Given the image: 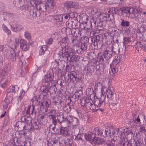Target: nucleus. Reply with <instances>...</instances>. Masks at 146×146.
<instances>
[{
  "label": "nucleus",
  "instance_id": "3c124183",
  "mask_svg": "<svg viewBox=\"0 0 146 146\" xmlns=\"http://www.w3.org/2000/svg\"><path fill=\"white\" fill-rule=\"evenodd\" d=\"M96 15H99V16L98 15L97 17L100 18H108L110 17V14L106 13H104L102 14H100L98 12L96 13Z\"/></svg>",
  "mask_w": 146,
  "mask_h": 146
},
{
  "label": "nucleus",
  "instance_id": "4468645a",
  "mask_svg": "<svg viewBox=\"0 0 146 146\" xmlns=\"http://www.w3.org/2000/svg\"><path fill=\"white\" fill-rule=\"evenodd\" d=\"M128 146H144L143 142L138 138H131L129 140Z\"/></svg>",
  "mask_w": 146,
  "mask_h": 146
},
{
  "label": "nucleus",
  "instance_id": "13d9d810",
  "mask_svg": "<svg viewBox=\"0 0 146 146\" xmlns=\"http://www.w3.org/2000/svg\"><path fill=\"white\" fill-rule=\"evenodd\" d=\"M77 14H75L74 12H71L68 14H66L64 17V18H74L76 17V16L77 15Z\"/></svg>",
  "mask_w": 146,
  "mask_h": 146
},
{
  "label": "nucleus",
  "instance_id": "39448f33",
  "mask_svg": "<svg viewBox=\"0 0 146 146\" xmlns=\"http://www.w3.org/2000/svg\"><path fill=\"white\" fill-rule=\"evenodd\" d=\"M64 56L67 58V61L70 62H80L83 61L84 58L80 56L75 54V52L70 49H65Z\"/></svg>",
  "mask_w": 146,
  "mask_h": 146
},
{
  "label": "nucleus",
  "instance_id": "338daca9",
  "mask_svg": "<svg viewBox=\"0 0 146 146\" xmlns=\"http://www.w3.org/2000/svg\"><path fill=\"white\" fill-rule=\"evenodd\" d=\"M131 38L127 37H124L123 38V45L125 46L126 44H127L130 42L131 41L130 40Z\"/></svg>",
  "mask_w": 146,
  "mask_h": 146
},
{
  "label": "nucleus",
  "instance_id": "49530a36",
  "mask_svg": "<svg viewBox=\"0 0 146 146\" xmlns=\"http://www.w3.org/2000/svg\"><path fill=\"white\" fill-rule=\"evenodd\" d=\"M95 143L96 144L99 145H104L105 143V140L102 138L97 137L95 139Z\"/></svg>",
  "mask_w": 146,
  "mask_h": 146
},
{
  "label": "nucleus",
  "instance_id": "20e7f679",
  "mask_svg": "<svg viewBox=\"0 0 146 146\" xmlns=\"http://www.w3.org/2000/svg\"><path fill=\"white\" fill-rule=\"evenodd\" d=\"M64 78L66 82L75 84L78 83H82L84 80L82 73L77 70L68 72L67 76L65 75Z\"/></svg>",
  "mask_w": 146,
  "mask_h": 146
},
{
  "label": "nucleus",
  "instance_id": "603ef678",
  "mask_svg": "<svg viewBox=\"0 0 146 146\" xmlns=\"http://www.w3.org/2000/svg\"><path fill=\"white\" fill-rule=\"evenodd\" d=\"M117 10V8L116 7H112L109 9L108 12L110 14V15L112 16L111 17L114 18L113 14L116 13Z\"/></svg>",
  "mask_w": 146,
  "mask_h": 146
},
{
  "label": "nucleus",
  "instance_id": "c03bdc74",
  "mask_svg": "<svg viewBox=\"0 0 146 146\" xmlns=\"http://www.w3.org/2000/svg\"><path fill=\"white\" fill-rule=\"evenodd\" d=\"M6 8L4 6L3 4L0 5V15L5 16L7 15V13L6 11Z\"/></svg>",
  "mask_w": 146,
  "mask_h": 146
},
{
  "label": "nucleus",
  "instance_id": "6e6552de",
  "mask_svg": "<svg viewBox=\"0 0 146 146\" xmlns=\"http://www.w3.org/2000/svg\"><path fill=\"white\" fill-rule=\"evenodd\" d=\"M30 4L32 7H35L40 11L45 12L48 10L46 4L42 3L40 0H31Z\"/></svg>",
  "mask_w": 146,
  "mask_h": 146
},
{
  "label": "nucleus",
  "instance_id": "393cba45",
  "mask_svg": "<svg viewBox=\"0 0 146 146\" xmlns=\"http://www.w3.org/2000/svg\"><path fill=\"white\" fill-rule=\"evenodd\" d=\"M52 103L53 105H55L57 106L58 108L59 109L60 108L62 103V98L60 96H58L57 97L53 99Z\"/></svg>",
  "mask_w": 146,
  "mask_h": 146
},
{
  "label": "nucleus",
  "instance_id": "423d86ee",
  "mask_svg": "<svg viewBox=\"0 0 146 146\" xmlns=\"http://www.w3.org/2000/svg\"><path fill=\"white\" fill-rule=\"evenodd\" d=\"M106 96H103L99 98H94V104L95 109H93V112H96L99 111L103 112L104 111L105 102Z\"/></svg>",
  "mask_w": 146,
  "mask_h": 146
},
{
  "label": "nucleus",
  "instance_id": "4be33fe9",
  "mask_svg": "<svg viewBox=\"0 0 146 146\" xmlns=\"http://www.w3.org/2000/svg\"><path fill=\"white\" fill-rule=\"evenodd\" d=\"M129 143L128 141L127 138L123 137V138L121 139H120L119 141H117L115 144L116 146H128Z\"/></svg>",
  "mask_w": 146,
  "mask_h": 146
},
{
  "label": "nucleus",
  "instance_id": "f03ea898",
  "mask_svg": "<svg viewBox=\"0 0 146 146\" xmlns=\"http://www.w3.org/2000/svg\"><path fill=\"white\" fill-rule=\"evenodd\" d=\"M117 49L116 50L113 45L107 46L104 48L103 50H100L98 52L97 61L99 62H105L109 63L113 54H117L119 52V48Z\"/></svg>",
  "mask_w": 146,
  "mask_h": 146
},
{
  "label": "nucleus",
  "instance_id": "9d476101",
  "mask_svg": "<svg viewBox=\"0 0 146 146\" xmlns=\"http://www.w3.org/2000/svg\"><path fill=\"white\" fill-rule=\"evenodd\" d=\"M97 62L90 60L87 65L86 69L85 70L86 75L87 76L90 77L93 73L95 71Z\"/></svg>",
  "mask_w": 146,
  "mask_h": 146
},
{
  "label": "nucleus",
  "instance_id": "b1692460",
  "mask_svg": "<svg viewBox=\"0 0 146 146\" xmlns=\"http://www.w3.org/2000/svg\"><path fill=\"white\" fill-rule=\"evenodd\" d=\"M77 101V98L74 94H70L68 98L66 99V102H68V103L71 104L70 105L71 106L73 107L74 104Z\"/></svg>",
  "mask_w": 146,
  "mask_h": 146
},
{
  "label": "nucleus",
  "instance_id": "2f4dec72",
  "mask_svg": "<svg viewBox=\"0 0 146 146\" xmlns=\"http://www.w3.org/2000/svg\"><path fill=\"white\" fill-rule=\"evenodd\" d=\"M86 134L83 133H80L79 132L77 135L75 136L74 140L78 141H81L83 142L84 141V139H85Z\"/></svg>",
  "mask_w": 146,
  "mask_h": 146
},
{
  "label": "nucleus",
  "instance_id": "4d7b16f0",
  "mask_svg": "<svg viewBox=\"0 0 146 146\" xmlns=\"http://www.w3.org/2000/svg\"><path fill=\"white\" fill-rule=\"evenodd\" d=\"M35 106H36L35 104L33 103L32 105L31 108L30 110V116H31V115L33 116V115H34L35 116L36 113V111L35 109Z\"/></svg>",
  "mask_w": 146,
  "mask_h": 146
},
{
  "label": "nucleus",
  "instance_id": "ea45409f",
  "mask_svg": "<svg viewBox=\"0 0 146 146\" xmlns=\"http://www.w3.org/2000/svg\"><path fill=\"white\" fill-rule=\"evenodd\" d=\"M46 5L48 10L53 9L56 3L54 0H47Z\"/></svg>",
  "mask_w": 146,
  "mask_h": 146
},
{
  "label": "nucleus",
  "instance_id": "72a5a7b5",
  "mask_svg": "<svg viewBox=\"0 0 146 146\" xmlns=\"http://www.w3.org/2000/svg\"><path fill=\"white\" fill-rule=\"evenodd\" d=\"M65 52H64L63 54H56L54 55L55 57V60L54 61H62L63 59L65 58V59L67 61V58L64 56V53Z\"/></svg>",
  "mask_w": 146,
  "mask_h": 146
},
{
  "label": "nucleus",
  "instance_id": "774afa93",
  "mask_svg": "<svg viewBox=\"0 0 146 146\" xmlns=\"http://www.w3.org/2000/svg\"><path fill=\"white\" fill-rule=\"evenodd\" d=\"M64 5L65 7L68 9L72 8V1H68L64 3Z\"/></svg>",
  "mask_w": 146,
  "mask_h": 146
},
{
  "label": "nucleus",
  "instance_id": "0e129e2a",
  "mask_svg": "<svg viewBox=\"0 0 146 146\" xmlns=\"http://www.w3.org/2000/svg\"><path fill=\"white\" fill-rule=\"evenodd\" d=\"M22 1L21 0H14L13 2V4L16 7H21V2Z\"/></svg>",
  "mask_w": 146,
  "mask_h": 146
},
{
  "label": "nucleus",
  "instance_id": "473e14b6",
  "mask_svg": "<svg viewBox=\"0 0 146 146\" xmlns=\"http://www.w3.org/2000/svg\"><path fill=\"white\" fill-rule=\"evenodd\" d=\"M11 27L12 30L13 32H19L23 29V27L22 25L19 24L11 25Z\"/></svg>",
  "mask_w": 146,
  "mask_h": 146
},
{
  "label": "nucleus",
  "instance_id": "69168bd1",
  "mask_svg": "<svg viewBox=\"0 0 146 146\" xmlns=\"http://www.w3.org/2000/svg\"><path fill=\"white\" fill-rule=\"evenodd\" d=\"M110 68L113 74V77H114V74L115 73L118 71V69L116 68L115 65H113L111 66H110Z\"/></svg>",
  "mask_w": 146,
  "mask_h": 146
},
{
  "label": "nucleus",
  "instance_id": "6e6d98bb",
  "mask_svg": "<svg viewBox=\"0 0 146 146\" xmlns=\"http://www.w3.org/2000/svg\"><path fill=\"white\" fill-rule=\"evenodd\" d=\"M18 137H21L23 136H25L28 132H29V131L26 130H21V131H18Z\"/></svg>",
  "mask_w": 146,
  "mask_h": 146
},
{
  "label": "nucleus",
  "instance_id": "2eb2a0df",
  "mask_svg": "<svg viewBox=\"0 0 146 146\" xmlns=\"http://www.w3.org/2000/svg\"><path fill=\"white\" fill-rule=\"evenodd\" d=\"M31 117V116L30 115H24L21 118V120L25 123L27 129L29 128V127H30V125L33 121Z\"/></svg>",
  "mask_w": 146,
  "mask_h": 146
},
{
  "label": "nucleus",
  "instance_id": "c85d7f7f",
  "mask_svg": "<svg viewBox=\"0 0 146 146\" xmlns=\"http://www.w3.org/2000/svg\"><path fill=\"white\" fill-rule=\"evenodd\" d=\"M78 38L76 35L72 34L70 36V41L71 44H73V45L75 46L77 45L79 43L80 41L78 40Z\"/></svg>",
  "mask_w": 146,
  "mask_h": 146
},
{
  "label": "nucleus",
  "instance_id": "e433bc0d",
  "mask_svg": "<svg viewBox=\"0 0 146 146\" xmlns=\"http://www.w3.org/2000/svg\"><path fill=\"white\" fill-rule=\"evenodd\" d=\"M19 90V88L18 86L13 85L11 86L8 90L7 93H11L12 92L15 93L17 92Z\"/></svg>",
  "mask_w": 146,
  "mask_h": 146
},
{
  "label": "nucleus",
  "instance_id": "9b49d317",
  "mask_svg": "<svg viewBox=\"0 0 146 146\" xmlns=\"http://www.w3.org/2000/svg\"><path fill=\"white\" fill-rule=\"evenodd\" d=\"M51 89L53 90V91L52 93H56L57 89L55 84H53V85L52 84L51 86H50V84L46 83L42 84V86L40 89L41 92L44 93L49 94V93H50V90H51Z\"/></svg>",
  "mask_w": 146,
  "mask_h": 146
},
{
  "label": "nucleus",
  "instance_id": "5fc2aeb1",
  "mask_svg": "<svg viewBox=\"0 0 146 146\" xmlns=\"http://www.w3.org/2000/svg\"><path fill=\"white\" fill-rule=\"evenodd\" d=\"M49 117L52 120V122L53 125H56L57 123L58 122L57 119H56V116L53 114L49 115H48Z\"/></svg>",
  "mask_w": 146,
  "mask_h": 146
},
{
  "label": "nucleus",
  "instance_id": "6ab92c4d",
  "mask_svg": "<svg viewBox=\"0 0 146 146\" xmlns=\"http://www.w3.org/2000/svg\"><path fill=\"white\" fill-rule=\"evenodd\" d=\"M41 124L38 121H33L30 127H29V131H33L35 130H38L41 128Z\"/></svg>",
  "mask_w": 146,
  "mask_h": 146
},
{
  "label": "nucleus",
  "instance_id": "37998d69",
  "mask_svg": "<svg viewBox=\"0 0 146 146\" xmlns=\"http://www.w3.org/2000/svg\"><path fill=\"white\" fill-rule=\"evenodd\" d=\"M12 98H11L9 99V98L6 97L5 98L3 101L2 102V104H3V108L5 110L6 109L8 108L9 104L10 102V100L11 101L12 100Z\"/></svg>",
  "mask_w": 146,
  "mask_h": 146
},
{
  "label": "nucleus",
  "instance_id": "5701e85b",
  "mask_svg": "<svg viewBox=\"0 0 146 146\" xmlns=\"http://www.w3.org/2000/svg\"><path fill=\"white\" fill-rule=\"evenodd\" d=\"M86 21L84 22V24L86 26V30H87L88 32H90V33H91L92 32H94L93 30L92 29V23L94 22V19H92V21L90 20L88 21V19H86Z\"/></svg>",
  "mask_w": 146,
  "mask_h": 146
},
{
  "label": "nucleus",
  "instance_id": "f8f14e48",
  "mask_svg": "<svg viewBox=\"0 0 146 146\" xmlns=\"http://www.w3.org/2000/svg\"><path fill=\"white\" fill-rule=\"evenodd\" d=\"M37 105H38L40 106V109L42 108V111L46 112L48 111V108L50 107L51 105V102L49 100H42L41 101L37 102Z\"/></svg>",
  "mask_w": 146,
  "mask_h": 146
},
{
  "label": "nucleus",
  "instance_id": "4c0bfd02",
  "mask_svg": "<svg viewBox=\"0 0 146 146\" xmlns=\"http://www.w3.org/2000/svg\"><path fill=\"white\" fill-rule=\"evenodd\" d=\"M48 46L47 45L40 46L39 47V55H41L44 54L45 52L47 50Z\"/></svg>",
  "mask_w": 146,
  "mask_h": 146
},
{
  "label": "nucleus",
  "instance_id": "0eeeda50",
  "mask_svg": "<svg viewBox=\"0 0 146 146\" xmlns=\"http://www.w3.org/2000/svg\"><path fill=\"white\" fill-rule=\"evenodd\" d=\"M54 74H56L52 68H50L44 76L42 80V84L46 83L50 84L51 83L52 85H53V82L55 81V80H54Z\"/></svg>",
  "mask_w": 146,
  "mask_h": 146
},
{
  "label": "nucleus",
  "instance_id": "052dcab7",
  "mask_svg": "<svg viewBox=\"0 0 146 146\" xmlns=\"http://www.w3.org/2000/svg\"><path fill=\"white\" fill-rule=\"evenodd\" d=\"M87 54L88 57L91 60L94 59L96 56L94 52H88Z\"/></svg>",
  "mask_w": 146,
  "mask_h": 146
},
{
  "label": "nucleus",
  "instance_id": "c9c22d12",
  "mask_svg": "<svg viewBox=\"0 0 146 146\" xmlns=\"http://www.w3.org/2000/svg\"><path fill=\"white\" fill-rule=\"evenodd\" d=\"M42 100V98H41V95L39 94L38 96H37L35 95V94H34V96L32 98L31 100V101L33 104H35L36 106H37L38 105H37V102L41 101L40 100Z\"/></svg>",
  "mask_w": 146,
  "mask_h": 146
},
{
  "label": "nucleus",
  "instance_id": "ddd939ff",
  "mask_svg": "<svg viewBox=\"0 0 146 146\" xmlns=\"http://www.w3.org/2000/svg\"><path fill=\"white\" fill-rule=\"evenodd\" d=\"M25 123L23 121H17L14 125L15 129L17 131L24 130L29 131V129H27Z\"/></svg>",
  "mask_w": 146,
  "mask_h": 146
},
{
  "label": "nucleus",
  "instance_id": "a19ab883",
  "mask_svg": "<svg viewBox=\"0 0 146 146\" xmlns=\"http://www.w3.org/2000/svg\"><path fill=\"white\" fill-rule=\"evenodd\" d=\"M70 105L71 104L67 102L66 105H63V110L66 113H68L70 112L72 108H74V107H72Z\"/></svg>",
  "mask_w": 146,
  "mask_h": 146
},
{
  "label": "nucleus",
  "instance_id": "864d4df0",
  "mask_svg": "<svg viewBox=\"0 0 146 146\" xmlns=\"http://www.w3.org/2000/svg\"><path fill=\"white\" fill-rule=\"evenodd\" d=\"M124 132L127 135L131 134V135H133L134 136L135 134L133 135V130L131 129L130 128L126 127L124 129Z\"/></svg>",
  "mask_w": 146,
  "mask_h": 146
},
{
  "label": "nucleus",
  "instance_id": "7c9ffc66",
  "mask_svg": "<svg viewBox=\"0 0 146 146\" xmlns=\"http://www.w3.org/2000/svg\"><path fill=\"white\" fill-rule=\"evenodd\" d=\"M121 11L124 13L128 14L133 13L134 14L135 9L133 8L128 7H123L121 8Z\"/></svg>",
  "mask_w": 146,
  "mask_h": 146
},
{
  "label": "nucleus",
  "instance_id": "a211bd4d",
  "mask_svg": "<svg viewBox=\"0 0 146 146\" xmlns=\"http://www.w3.org/2000/svg\"><path fill=\"white\" fill-rule=\"evenodd\" d=\"M88 46L82 43H80L79 45L78 44L77 45L76 52L78 54H82L84 51L86 50L87 49Z\"/></svg>",
  "mask_w": 146,
  "mask_h": 146
},
{
  "label": "nucleus",
  "instance_id": "1a4fd4ad",
  "mask_svg": "<svg viewBox=\"0 0 146 146\" xmlns=\"http://www.w3.org/2000/svg\"><path fill=\"white\" fill-rule=\"evenodd\" d=\"M66 63L65 61H54L52 64L53 67L52 68L54 72L56 74L57 76L59 75V72L61 70H63L65 66Z\"/></svg>",
  "mask_w": 146,
  "mask_h": 146
},
{
  "label": "nucleus",
  "instance_id": "bf43d9fd",
  "mask_svg": "<svg viewBox=\"0 0 146 146\" xmlns=\"http://www.w3.org/2000/svg\"><path fill=\"white\" fill-rule=\"evenodd\" d=\"M69 42L68 38L67 36H66L62 38L60 41L61 44H64V45H66V44H68Z\"/></svg>",
  "mask_w": 146,
  "mask_h": 146
},
{
  "label": "nucleus",
  "instance_id": "c756f323",
  "mask_svg": "<svg viewBox=\"0 0 146 146\" xmlns=\"http://www.w3.org/2000/svg\"><path fill=\"white\" fill-rule=\"evenodd\" d=\"M101 89V91L100 92L101 95V97H102L103 96H106L105 95H104L103 92L104 91V89L103 88L102 84L101 83L99 82H95V85L94 87V89L95 90V91L96 90H98V88Z\"/></svg>",
  "mask_w": 146,
  "mask_h": 146
},
{
  "label": "nucleus",
  "instance_id": "a18cd8bd",
  "mask_svg": "<svg viewBox=\"0 0 146 146\" xmlns=\"http://www.w3.org/2000/svg\"><path fill=\"white\" fill-rule=\"evenodd\" d=\"M120 58V56H115L112 62L110 64V66L111 67L113 65L116 66L121 61Z\"/></svg>",
  "mask_w": 146,
  "mask_h": 146
},
{
  "label": "nucleus",
  "instance_id": "e2e57ef3",
  "mask_svg": "<svg viewBox=\"0 0 146 146\" xmlns=\"http://www.w3.org/2000/svg\"><path fill=\"white\" fill-rule=\"evenodd\" d=\"M115 143H113L112 141L109 140L106 141L105 140V143L104 144L103 146H115Z\"/></svg>",
  "mask_w": 146,
  "mask_h": 146
},
{
  "label": "nucleus",
  "instance_id": "aec40b11",
  "mask_svg": "<svg viewBox=\"0 0 146 146\" xmlns=\"http://www.w3.org/2000/svg\"><path fill=\"white\" fill-rule=\"evenodd\" d=\"M59 135L64 137L68 136L69 135L67 127L64 126L63 125H60L59 127Z\"/></svg>",
  "mask_w": 146,
  "mask_h": 146
},
{
  "label": "nucleus",
  "instance_id": "8fccbe9b",
  "mask_svg": "<svg viewBox=\"0 0 146 146\" xmlns=\"http://www.w3.org/2000/svg\"><path fill=\"white\" fill-rule=\"evenodd\" d=\"M89 38L87 36H85L82 37V40L81 41H80L79 42V44H80V43H82L85 44L88 46L89 44Z\"/></svg>",
  "mask_w": 146,
  "mask_h": 146
},
{
  "label": "nucleus",
  "instance_id": "a878e982",
  "mask_svg": "<svg viewBox=\"0 0 146 146\" xmlns=\"http://www.w3.org/2000/svg\"><path fill=\"white\" fill-rule=\"evenodd\" d=\"M20 47L23 50L26 51L29 48V45L26 40L24 39H21L20 40Z\"/></svg>",
  "mask_w": 146,
  "mask_h": 146
},
{
  "label": "nucleus",
  "instance_id": "cd10ccee",
  "mask_svg": "<svg viewBox=\"0 0 146 146\" xmlns=\"http://www.w3.org/2000/svg\"><path fill=\"white\" fill-rule=\"evenodd\" d=\"M68 118V116L66 117H64L63 113L60 114L58 115L57 117L58 123L60 124V125H63V123L64 122L67 123Z\"/></svg>",
  "mask_w": 146,
  "mask_h": 146
},
{
  "label": "nucleus",
  "instance_id": "79ce46f5",
  "mask_svg": "<svg viewBox=\"0 0 146 146\" xmlns=\"http://www.w3.org/2000/svg\"><path fill=\"white\" fill-rule=\"evenodd\" d=\"M9 59L12 62L16 61V55L15 50L12 49L10 51Z\"/></svg>",
  "mask_w": 146,
  "mask_h": 146
},
{
  "label": "nucleus",
  "instance_id": "412c9836",
  "mask_svg": "<svg viewBox=\"0 0 146 146\" xmlns=\"http://www.w3.org/2000/svg\"><path fill=\"white\" fill-rule=\"evenodd\" d=\"M106 89L105 91L103 92L104 95L107 96V97L108 99H111L113 96L114 95V89H113V90L111 89V87L109 86L108 88H105Z\"/></svg>",
  "mask_w": 146,
  "mask_h": 146
},
{
  "label": "nucleus",
  "instance_id": "09e8293b",
  "mask_svg": "<svg viewBox=\"0 0 146 146\" xmlns=\"http://www.w3.org/2000/svg\"><path fill=\"white\" fill-rule=\"evenodd\" d=\"M76 111L80 119H83L85 121L88 119L89 118L88 116H86V117L85 116L82 114V111L80 110H76Z\"/></svg>",
  "mask_w": 146,
  "mask_h": 146
},
{
  "label": "nucleus",
  "instance_id": "f704fd0d",
  "mask_svg": "<svg viewBox=\"0 0 146 146\" xmlns=\"http://www.w3.org/2000/svg\"><path fill=\"white\" fill-rule=\"evenodd\" d=\"M86 91L87 95H88L89 97H91L92 96H93L94 98V99L98 98L96 96L95 91H94L92 88H88L86 90Z\"/></svg>",
  "mask_w": 146,
  "mask_h": 146
},
{
  "label": "nucleus",
  "instance_id": "680f3d73",
  "mask_svg": "<svg viewBox=\"0 0 146 146\" xmlns=\"http://www.w3.org/2000/svg\"><path fill=\"white\" fill-rule=\"evenodd\" d=\"M2 28L3 31L8 35H10L11 34L10 30L9 29H8L7 27L4 24L2 25Z\"/></svg>",
  "mask_w": 146,
  "mask_h": 146
},
{
  "label": "nucleus",
  "instance_id": "f257e3e1",
  "mask_svg": "<svg viewBox=\"0 0 146 146\" xmlns=\"http://www.w3.org/2000/svg\"><path fill=\"white\" fill-rule=\"evenodd\" d=\"M129 123L131 128L140 127L139 132L146 133V115L142 113H139L138 115L134 113L133 118L129 120Z\"/></svg>",
  "mask_w": 146,
  "mask_h": 146
},
{
  "label": "nucleus",
  "instance_id": "f3484780",
  "mask_svg": "<svg viewBox=\"0 0 146 146\" xmlns=\"http://www.w3.org/2000/svg\"><path fill=\"white\" fill-rule=\"evenodd\" d=\"M69 124H72L73 126H76L79 123V119L77 118L72 116L68 115L67 123Z\"/></svg>",
  "mask_w": 146,
  "mask_h": 146
},
{
  "label": "nucleus",
  "instance_id": "de8ad7c7",
  "mask_svg": "<svg viewBox=\"0 0 146 146\" xmlns=\"http://www.w3.org/2000/svg\"><path fill=\"white\" fill-rule=\"evenodd\" d=\"M93 132L96 135L100 137L102 133L103 132V129L98 127H95L94 129Z\"/></svg>",
  "mask_w": 146,
  "mask_h": 146
},
{
  "label": "nucleus",
  "instance_id": "dca6fc26",
  "mask_svg": "<svg viewBox=\"0 0 146 146\" xmlns=\"http://www.w3.org/2000/svg\"><path fill=\"white\" fill-rule=\"evenodd\" d=\"M105 64L103 63H99L97 64L95 72L100 75L103 74L104 72Z\"/></svg>",
  "mask_w": 146,
  "mask_h": 146
},
{
  "label": "nucleus",
  "instance_id": "7ed1b4c3",
  "mask_svg": "<svg viewBox=\"0 0 146 146\" xmlns=\"http://www.w3.org/2000/svg\"><path fill=\"white\" fill-rule=\"evenodd\" d=\"M96 29L97 30L93 32V35H94L90 37L92 42L90 44V47H92L91 49L92 50L100 49L104 45L102 36L101 35H95L96 33H101V31H102L103 28H101L100 27L97 26Z\"/></svg>",
  "mask_w": 146,
  "mask_h": 146
},
{
  "label": "nucleus",
  "instance_id": "58836bf2",
  "mask_svg": "<svg viewBox=\"0 0 146 146\" xmlns=\"http://www.w3.org/2000/svg\"><path fill=\"white\" fill-rule=\"evenodd\" d=\"M111 132L109 129L106 128L105 130L103 129V132L102 133L101 136L102 137L106 138L107 136H110Z\"/></svg>",
  "mask_w": 146,
  "mask_h": 146
},
{
  "label": "nucleus",
  "instance_id": "bb28decb",
  "mask_svg": "<svg viewBox=\"0 0 146 146\" xmlns=\"http://www.w3.org/2000/svg\"><path fill=\"white\" fill-rule=\"evenodd\" d=\"M96 138V135L94 132H90L87 134H86L85 139L91 143L94 142Z\"/></svg>",
  "mask_w": 146,
  "mask_h": 146
}]
</instances>
